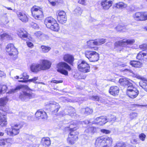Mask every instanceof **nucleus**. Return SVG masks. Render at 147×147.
Instances as JSON below:
<instances>
[{
    "mask_svg": "<svg viewBox=\"0 0 147 147\" xmlns=\"http://www.w3.org/2000/svg\"><path fill=\"white\" fill-rule=\"evenodd\" d=\"M27 46L30 48H33L34 47L33 44L30 42L27 41L26 42Z\"/></svg>",
    "mask_w": 147,
    "mask_h": 147,
    "instance_id": "obj_56",
    "label": "nucleus"
},
{
    "mask_svg": "<svg viewBox=\"0 0 147 147\" xmlns=\"http://www.w3.org/2000/svg\"><path fill=\"white\" fill-rule=\"evenodd\" d=\"M8 101L7 96L0 98V107H4L6 105Z\"/></svg>",
    "mask_w": 147,
    "mask_h": 147,
    "instance_id": "obj_34",
    "label": "nucleus"
},
{
    "mask_svg": "<svg viewBox=\"0 0 147 147\" xmlns=\"http://www.w3.org/2000/svg\"><path fill=\"white\" fill-rule=\"evenodd\" d=\"M32 17L36 20H40L44 17L42 8L37 5H34L30 9Z\"/></svg>",
    "mask_w": 147,
    "mask_h": 147,
    "instance_id": "obj_4",
    "label": "nucleus"
},
{
    "mask_svg": "<svg viewBox=\"0 0 147 147\" xmlns=\"http://www.w3.org/2000/svg\"><path fill=\"white\" fill-rule=\"evenodd\" d=\"M30 68L31 71L35 73L42 71L40 63H33L30 66Z\"/></svg>",
    "mask_w": 147,
    "mask_h": 147,
    "instance_id": "obj_25",
    "label": "nucleus"
},
{
    "mask_svg": "<svg viewBox=\"0 0 147 147\" xmlns=\"http://www.w3.org/2000/svg\"><path fill=\"white\" fill-rule=\"evenodd\" d=\"M23 88H28V89H29L28 87L26 85H20L17 86L13 90L14 91H15L16 90H20Z\"/></svg>",
    "mask_w": 147,
    "mask_h": 147,
    "instance_id": "obj_45",
    "label": "nucleus"
},
{
    "mask_svg": "<svg viewBox=\"0 0 147 147\" xmlns=\"http://www.w3.org/2000/svg\"><path fill=\"white\" fill-rule=\"evenodd\" d=\"M6 8L9 10H12V9L10 7H6Z\"/></svg>",
    "mask_w": 147,
    "mask_h": 147,
    "instance_id": "obj_64",
    "label": "nucleus"
},
{
    "mask_svg": "<svg viewBox=\"0 0 147 147\" xmlns=\"http://www.w3.org/2000/svg\"><path fill=\"white\" fill-rule=\"evenodd\" d=\"M86 0H79L78 2L80 4L84 5L86 3Z\"/></svg>",
    "mask_w": 147,
    "mask_h": 147,
    "instance_id": "obj_58",
    "label": "nucleus"
},
{
    "mask_svg": "<svg viewBox=\"0 0 147 147\" xmlns=\"http://www.w3.org/2000/svg\"><path fill=\"white\" fill-rule=\"evenodd\" d=\"M5 51L6 54L9 56L13 60L17 58L18 51L13 44L9 43L7 45L5 48Z\"/></svg>",
    "mask_w": 147,
    "mask_h": 147,
    "instance_id": "obj_5",
    "label": "nucleus"
},
{
    "mask_svg": "<svg viewBox=\"0 0 147 147\" xmlns=\"http://www.w3.org/2000/svg\"><path fill=\"white\" fill-rule=\"evenodd\" d=\"M125 5V4L123 2H119L115 4V7L118 8L123 7Z\"/></svg>",
    "mask_w": 147,
    "mask_h": 147,
    "instance_id": "obj_47",
    "label": "nucleus"
},
{
    "mask_svg": "<svg viewBox=\"0 0 147 147\" xmlns=\"http://www.w3.org/2000/svg\"><path fill=\"white\" fill-rule=\"evenodd\" d=\"M48 105L51 107L50 110L53 114L56 115L61 108V106L59 104L55 102L50 103Z\"/></svg>",
    "mask_w": 147,
    "mask_h": 147,
    "instance_id": "obj_16",
    "label": "nucleus"
},
{
    "mask_svg": "<svg viewBox=\"0 0 147 147\" xmlns=\"http://www.w3.org/2000/svg\"><path fill=\"white\" fill-rule=\"evenodd\" d=\"M101 132L103 133L106 134H109L111 133V131L107 129H102L100 130Z\"/></svg>",
    "mask_w": 147,
    "mask_h": 147,
    "instance_id": "obj_54",
    "label": "nucleus"
},
{
    "mask_svg": "<svg viewBox=\"0 0 147 147\" xmlns=\"http://www.w3.org/2000/svg\"><path fill=\"white\" fill-rule=\"evenodd\" d=\"M51 82V83H53L55 84H59L62 83L63 82V81L62 80H52Z\"/></svg>",
    "mask_w": 147,
    "mask_h": 147,
    "instance_id": "obj_55",
    "label": "nucleus"
},
{
    "mask_svg": "<svg viewBox=\"0 0 147 147\" xmlns=\"http://www.w3.org/2000/svg\"><path fill=\"white\" fill-rule=\"evenodd\" d=\"M34 35L35 37L38 38H41L44 36V34L42 32L40 31H38L34 33Z\"/></svg>",
    "mask_w": 147,
    "mask_h": 147,
    "instance_id": "obj_44",
    "label": "nucleus"
},
{
    "mask_svg": "<svg viewBox=\"0 0 147 147\" xmlns=\"http://www.w3.org/2000/svg\"><path fill=\"white\" fill-rule=\"evenodd\" d=\"M129 64L133 67L135 68H140L142 67V64L138 61L131 60L129 62Z\"/></svg>",
    "mask_w": 147,
    "mask_h": 147,
    "instance_id": "obj_32",
    "label": "nucleus"
},
{
    "mask_svg": "<svg viewBox=\"0 0 147 147\" xmlns=\"http://www.w3.org/2000/svg\"><path fill=\"white\" fill-rule=\"evenodd\" d=\"M17 33L18 36L22 39L28 37V32L23 28L19 29L17 30Z\"/></svg>",
    "mask_w": 147,
    "mask_h": 147,
    "instance_id": "obj_26",
    "label": "nucleus"
},
{
    "mask_svg": "<svg viewBox=\"0 0 147 147\" xmlns=\"http://www.w3.org/2000/svg\"><path fill=\"white\" fill-rule=\"evenodd\" d=\"M135 42L134 39H123L122 40H119L114 43L115 48H117L119 47H125L127 48L128 45H131Z\"/></svg>",
    "mask_w": 147,
    "mask_h": 147,
    "instance_id": "obj_7",
    "label": "nucleus"
},
{
    "mask_svg": "<svg viewBox=\"0 0 147 147\" xmlns=\"http://www.w3.org/2000/svg\"><path fill=\"white\" fill-rule=\"evenodd\" d=\"M122 71L124 73L128 74H131L133 73L132 70L130 69H124L123 70H122Z\"/></svg>",
    "mask_w": 147,
    "mask_h": 147,
    "instance_id": "obj_50",
    "label": "nucleus"
},
{
    "mask_svg": "<svg viewBox=\"0 0 147 147\" xmlns=\"http://www.w3.org/2000/svg\"><path fill=\"white\" fill-rule=\"evenodd\" d=\"M28 147H39L38 144H30V145Z\"/></svg>",
    "mask_w": 147,
    "mask_h": 147,
    "instance_id": "obj_59",
    "label": "nucleus"
},
{
    "mask_svg": "<svg viewBox=\"0 0 147 147\" xmlns=\"http://www.w3.org/2000/svg\"><path fill=\"white\" fill-rule=\"evenodd\" d=\"M3 72L0 70V77H2L3 76Z\"/></svg>",
    "mask_w": 147,
    "mask_h": 147,
    "instance_id": "obj_62",
    "label": "nucleus"
},
{
    "mask_svg": "<svg viewBox=\"0 0 147 147\" xmlns=\"http://www.w3.org/2000/svg\"><path fill=\"white\" fill-rule=\"evenodd\" d=\"M39 63L42 71L49 69L52 65L51 62L47 59H40Z\"/></svg>",
    "mask_w": 147,
    "mask_h": 147,
    "instance_id": "obj_11",
    "label": "nucleus"
},
{
    "mask_svg": "<svg viewBox=\"0 0 147 147\" xmlns=\"http://www.w3.org/2000/svg\"><path fill=\"white\" fill-rule=\"evenodd\" d=\"M95 51L88 50L85 52L84 54L85 57L90 62H96L99 59V55Z\"/></svg>",
    "mask_w": 147,
    "mask_h": 147,
    "instance_id": "obj_6",
    "label": "nucleus"
},
{
    "mask_svg": "<svg viewBox=\"0 0 147 147\" xmlns=\"http://www.w3.org/2000/svg\"><path fill=\"white\" fill-rule=\"evenodd\" d=\"M7 117L6 114H3L0 112V126H5L7 124Z\"/></svg>",
    "mask_w": 147,
    "mask_h": 147,
    "instance_id": "obj_23",
    "label": "nucleus"
},
{
    "mask_svg": "<svg viewBox=\"0 0 147 147\" xmlns=\"http://www.w3.org/2000/svg\"><path fill=\"white\" fill-rule=\"evenodd\" d=\"M138 94V90L136 88L133 87H131V89L128 88L126 91L127 95L129 97L132 98H136Z\"/></svg>",
    "mask_w": 147,
    "mask_h": 147,
    "instance_id": "obj_14",
    "label": "nucleus"
},
{
    "mask_svg": "<svg viewBox=\"0 0 147 147\" xmlns=\"http://www.w3.org/2000/svg\"><path fill=\"white\" fill-rule=\"evenodd\" d=\"M119 90V88L118 86H111L110 87L109 90V92L113 96H117L118 95Z\"/></svg>",
    "mask_w": 147,
    "mask_h": 147,
    "instance_id": "obj_22",
    "label": "nucleus"
},
{
    "mask_svg": "<svg viewBox=\"0 0 147 147\" xmlns=\"http://www.w3.org/2000/svg\"><path fill=\"white\" fill-rule=\"evenodd\" d=\"M57 20L60 24H63L67 21V17L65 12L62 10H59L56 12Z\"/></svg>",
    "mask_w": 147,
    "mask_h": 147,
    "instance_id": "obj_10",
    "label": "nucleus"
},
{
    "mask_svg": "<svg viewBox=\"0 0 147 147\" xmlns=\"http://www.w3.org/2000/svg\"><path fill=\"white\" fill-rule=\"evenodd\" d=\"M96 45H99L104 44L105 42V39L103 38H99L95 40Z\"/></svg>",
    "mask_w": 147,
    "mask_h": 147,
    "instance_id": "obj_38",
    "label": "nucleus"
},
{
    "mask_svg": "<svg viewBox=\"0 0 147 147\" xmlns=\"http://www.w3.org/2000/svg\"><path fill=\"white\" fill-rule=\"evenodd\" d=\"M96 131V128L94 126H89L87 127L85 130L86 133L94 134Z\"/></svg>",
    "mask_w": 147,
    "mask_h": 147,
    "instance_id": "obj_33",
    "label": "nucleus"
},
{
    "mask_svg": "<svg viewBox=\"0 0 147 147\" xmlns=\"http://www.w3.org/2000/svg\"><path fill=\"white\" fill-rule=\"evenodd\" d=\"M11 144V140L10 138L0 139V147H10Z\"/></svg>",
    "mask_w": 147,
    "mask_h": 147,
    "instance_id": "obj_24",
    "label": "nucleus"
},
{
    "mask_svg": "<svg viewBox=\"0 0 147 147\" xmlns=\"http://www.w3.org/2000/svg\"><path fill=\"white\" fill-rule=\"evenodd\" d=\"M90 97V99L94 101H98L100 100V97L98 96H92Z\"/></svg>",
    "mask_w": 147,
    "mask_h": 147,
    "instance_id": "obj_51",
    "label": "nucleus"
},
{
    "mask_svg": "<svg viewBox=\"0 0 147 147\" xmlns=\"http://www.w3.org/2000/svg\"><path fill=\"white\" fill-rule=\"evenodd\" d=\"M141 80L139 82V85L147 92V79L142 78Z\"/></svg>",
    "mask_w": 147,
    "mask_h": 147,
    "instance_id": "obj_30",
    "label": "nucleus"
},
{
    "mask_svg": "<svg viewBox=\"0 0 147 147\" xmlns=\"http://www.w3.org/2000/svg\"><path fill=\"white\" fill-rule=\"evenodd\" d=\"M136 58L138 60L141 61H144L145 59L147 60V53H143L142 51H140L137 54Z\"/></svg>",
    "mask_w": 147,
    "mask_h": 147,
    "instance_id": "obj_28",
    "label": "nucleus"
},
{
    "mask_svg": "<svg viewBox=\"0 0 147 147\" xmlns=\"http://www.w3.org/2000/svg\"><path fill=\"white\" fill-rule=\"evenodd\" d=\"M35 118L38 119L46 120L48 116L46 112L43 109H40L37 110L35 114Z\"/></svg>",
    "mask_w": 147,
    "mask_h": 147,
    "instance_id": "obj_13",
    "label": "nucleus"
},
{
    "mask_svg": "<svg viewBox=\"0 0 147 147\" xmlns=\"http://www.w3.org/2000/svg\"><path fill=\"white\" fill-rule=\"evenodd\" d=\"M139 48L143 51H145V50L147 49V45L144 44L140 45Z\"/></svg>",
    "mask_w": 147,
    "mask_h": 147,
    "instance_id": "obj_53",
    "label": "nucleus"
},
{
    "mask_svg": "<svg viewBox=\"0 0 147 147\" xmlns=\"http://www.w3.org/2000/svg\"><path fill=\"white\" fill-rule=\"evenodd\" d=\"M60 27L56 20L54 18L51 24L48 28L55 32H58L60 30Z\"/></svg>",
    "mask_w": 147,
    "mask_h": 147,
    "instance_id": "obj_18",
    "label": "nucleus"
},
{
    "mask_svg": "<svg viewBox=\"0 0 147 147\" xmlns=\"http://www.w3.org/2000/svg\"><path fill=\"white\" fill-rule=\"evenodd\" d=\"M71 125H74V124H71L68 126L64 127L63 131L65 133H69L66 140L67 143L70 145H73L78 142L79 133L77 131L78 129L75 127H72Z\"/></svg>",
    "mask_w": 147,
    "mask_h": 147,
    "instance_id": "obj_2",
    "label": "nucleus"
},
{
    "mask_svg": "<svg viewBox=\"0 0 147 147\" xmlns=\"http://www.w3.org/2000/svg\"><path fill=\"white\" fill-rule=\"evenodd\" d=\"M50 3L53 6H55L56 5V2L55 1L51 2Z\"/></svg>",
    "mask_w": 147,
    "mask_h": 147,
    "instance_id": "obj_60",
    "label": "nucleus"
},
{
    "mask_svg": "<svg viewBox=\"0 0 147 147\" xmlns=\"http://www.w3.org/2000/svg\"><path fill=\"white\" fill-rule=\"evenodd\" d=\"M63 59L64 61L59 62L56 64L57 70L61 74L67 76L68 74V71H70L72 69L71 66L67 63L73 66L75 58L73 55L67 53L63 55Z\"/></svg>",
    "mask_w": 147,
    "mask_h": 147,
    "instance_id": "obj_1",
    "label": "nucleus"
},
{
    "mask_svg": "<svg viewBox=\"0 0 147 147\" xmlns=\"http://www.w3.org/2000/svg\"><path fill=\"white\" fill-rule=\"evenodd\" d=\"M133 142L134 144H137L138 143V140L137 139H134L133 140Z\"/></svg>",
    "mask_w": 147,
    "mask_h": 147,
    "instance_id": "obj_61",
    "label": "nucleus"
},
{
    "mask_svg": "<svg viewBox=\"0 0 147 147\" xmlns=\"http://www.w3.org/2000/svg\"><path fill=\"white\" fill-rule=\"evenodd\" d=\"M113 143V139L111 137L102 136L96 139L94 145L96 147H110Z\"/></svg>",
    "mask_w": 147,
    "mask_h": 147,
    "instance_id": "obj_3",
    "label": "nucleus"
},
{
    "mask_svg": "<svg viewBox=\"0 0 147 147\" xmlns=\"http://www.w3.org/2000/svg\"><path fill=\"white\" fill-rule=\"evenodd\" d=\"M127 146L126 142H120L116 143L114 147H126Z\"/></svg>",
    "mask_w": 147,
    "mask_h": 147,
    "instance_id": "obj_43",
    "label": "nucleus"
},
{
    "mask_svg": "<svg viewBox=\"0 0 147 147\" xmlns=\"http://www.w3.org/2000/svg\"><path fill=\"white\" fill-rule=\"evenodd\" d=\"M0 36L1 39H3L5 38H7L8 40H12V37L10 35L5 33H4L1 34L0 35Z\"/></svg>",
    "mask_w": 147,
    "mask_h": 147,
    "instance_id": "obj_40",
    "label": "nucleus"
},
{
    "mask_svg": "<svg viewBox=\"0 0 147 147\" xmlns=\"http://www.w3.org/2000/svg\"><path fill=\"white\" fill-rule=\"evenodd\" d=\"M95 42V40H91L88 41L87 42V45L88 48L91 49L92 50L93 49L94 51H98V47H92L93 45H96V43Z\"/></svg>",
    "mask_w": 147,
    "mask_h": 147,
    "instance_id": "obj_29",
    "label": "nucleus"
},
{
    "mask_svg": "<svg viewBox=\"0 0 147 147\" xmlns=\"http://www.w3.org/2000/svg\"><path fill=\"white\" fill-rule=\"evenodd\" d=\"M54 19V18L51 16L47 17L45 18L44 20V24L47 28Z\"/></svg>",
    "mask_w": 147,
    "mask_h": 147,
    "instance_id": "obj_31",
    "label": "nucleus"
},
{
    "mask_svg": "<svg viewBox=\"0 0 147 147\" xmlns=\"http://www.w3.org/2000/svg\"><path fill=\"white\" fill-rule=\"evenodd\" d=\"M34 93L31 91L28 92L26 91H22L19 95V98L22 100H25L26 99H31L33 98Z\"/></svg>",
    "mask_w": 147,
    "mask_h": 147,
    "instance_id": "obj_15",
    "label": "nucleus"
},
{
    "mask_svg": "<svg viewBox=\"0 0 147 147\" xmlns=\"http://www.w3.org/2000/svg\"><path fill=\"white\" fill-rule=\"evenodd\" d=\"M8 1H9V2L13 3L16 0H7Z\"/></svg>",
    "mask_w": 147,
    "mask_h": 147,
    "instance_id": "obj_63",
    "label": "nucleus"
},
{
    "mask_svg": "<svg viewBox=\"0 0 147 147\" xmlns=\"http://www.w3.org/2000/svg\"><path fill=\"white\" fill-rule=\"evenodd\" d=\"M77 68L79 71L83 73H87L90 71V66L88 63L84 60H82L78 63Z\"/></svg>",
    "mask_w": 147,
    "mask_h": 147,
    "instance_id": "obj_8",
    "label": "nucleus"
},
{
    "mask_svg": "<svg viewBox=\"0 0 147 147\" xmlns=\"http://www.w3.org/2000/svg\"><path fill=\"white\" fill-rule=\"evenodd\" d=\"M82 12V9L79 7H77L74 11V13L77 16L81 15Z\"/></svg>",
    "mask_w": 147,
    "mask_h": 147,
    "instance_id": "obj_37",
    "label": "nucleus"
},
{
    "mask_svg": "<svg viewBox=\"0 0 147 147\" xmlns=\"http://www.w3.org/2000/svg\"><path fill=\"white\" fill-rule=\"evenodd\" d=\"M114 0H102L101 3V5L103 9L107 10L112 5Z\"/></svg>",
    "mask_w": 147,
    "mask_h": 147,
    "instance_id": "obj_21",
    "label": "nucleus"
},
{
    "mask_svg": "<svg viewBox=\"0 0 147 147\" xmlns=\"http://www.w3.org/2000/svg\"><path fill=\"white\" fill-rule=\"evenodd\" d=\"M119 83L122 86H125L128 85L129 83L127 79L125 78H120L119 80Z\"/></svg>",
    "mask_w": 147,
    "mask_h": 147,
    "instance_id": "obj_36",
    "label": "nucleus"
},
{
    "mask_svg": "<svg viewBox=\"0 0 147 147\" xmlns=\"http://www.w3.org/2000/svg\"><path fill=\"white\" fill-rule=\"evenodd\" d=\"M31 27L34 29H38L39 28V26L36 23L32 22L30 24Z\"/></svg>",
    "mask_w": 147,
    "mask_h": 147,
    "instance_id": "obj_46",
    "label": "nucleus"
},
{
    "mask_svg": "<svg viewBox=\"0 0 147 147\" xmlns=\"http://www.w3.org/2000/svg\"><path fill=\"white\" fill-rule=\"evenodd\" d=\"M23 127L20 124H14L11 127V130L9 131L10 135L14 136L18 134L20 132V130Z\"/></svg>",
    "mask_w": 147,
    "mask_h": 147,
    "instance_id": "obj_17",
    "label": "nucleus"
},
{
    "mask_svg": "<svg viewBox=\"0 0 147 147\" xmlns=\"http://www.w3.org/2000/svg\"><path fill=\"white\" fill-rule=\"evenodd\" d=\"M60 27L56 20L54 18L51 24L48 28L55 32H58L60 30Z\"/></svg>",
    "mask_w": 147,
    "mask_h": 147,
    "instance_id": "obj_19",
    "label": "nucleus"
},
{
    "mask_svg": "<svg viewBox=\"0 0 147 147\" xmlns=\"http://www.w3.org/2000/svg\"><path fill=\"white\" fill-rule=\"evenodd\" d=\"M134 19L138 21L147 20V11H138L135 13L133 15Z\"/></svg>",
    "mask_w": 147,
    "mask_h": 147,
    "instance_id": "obj_9",
    "label": "nucleus"
},
{
    "mask_svg": "<svg viewBox=\"0 0 147 147\" xmlns=\"http://www.w3.org/2000/svg\"><path fill=\"white\" fill-rule=\"evenodd\" d=\"M29 76L26 73H23L22 74V77L20 78V79H23L22 80H19L18 82H19L26 83L28 81V80Z\"/></svg>",
    "mask_w": 147,
    "mask_h": 147,
    "instance_id": "obj_35",
    "label": "nucleus"
},
{
    "mask_svg": "<svg viewBox=\"0 0 147 147\" xmlns=\"http://www.w3.org/2000/svg\"><path fill=\"white\" fill-rule=\"evenodd\" d=\"M17 14L18 18L23 22L26 23L28 21V16L26 13L21 11L17 13Z\"/></svg>",
    "mask_w": 147,
    "mask_h": 147,
    "instance_id": "obj_20",
    "label": "nucleus"
},
{
    "mask_svg": "<svg viewBox=\"0 0 147 147\" xmlns=\"http://www.w3.org/2000/svg\"><path fill=\"white\" fill-rule=\"evenodd\" d=\"M38 77H34L33 78L29 79L28 81L30 82H34L36 81L37 80Z\"/></svg>",
    "mask_w": 147,
    "mask_h": 147,
    "instance_id": "obj_57",
    "label": "nucleus"
},
{
    "mask_svg": "<svg viewBox=\"0 0 147 147\" xmlns=\"http://www.w3.org/2000/svg\"><path fill=\"white\" fill-rule=\"evenodd\" d=\"M125 28L124 26H122L121 25H118L116 27V29L117 31L120 32L123 30Z\"/></svg>",
    "mask_w": 147,
    "mask_h": 147,
    "instance_id": "obj_48",
    "label": "nucleus"
},
{
    "mask_svg": "<svg viewBox=\"0 0 147 147\" xmlns=\"http://www.w3.org/2000/svg\"><path fill=\"white\" fill-rule=\"evenodd\" d=\"M137 115V113L135 112H132L129 114V118L131 120H132L135 118Z\"/></svg>",
    "mask_w": 147,
    "mask_h": 147,
    "instance_id": "obj_49",
    "label": "nucleus"
},
{
    "mask_svg": "<svg viewBox=\"0 0 147 147\" xmlns=\"http://www.w3.org/2000/svg\"><path fill=\"white\" fill-rule=\"evenodd\" d=\"M108 122L107 117L105 116H101L94 119L92 123L95 125L102 126Z\"/></svg>",
    "mask_w": 147,
    "mask_h": 147,
    "instance_id": "obj_12",
    "label": "nucleus"
},
{
    "mask_svg": "<svg viewBox=\"0 0 147 147\" xmlns=\"http://www.w3.org/2000/svg\"><path fill=\"white\" fill-rule=\"evenodd\" d=\"M51 140L49 137H44L42 138L41 141V145L45 147H49L51 144Z\"/></svg>",
    "mask_w": 147,
    "mask_h": 147,
    "instance_id": "obj_27",
    "label": "nucleus"
},
{
    "mask_svg": "<svg viewBox=\"0 0 147 147\" xmlns=\"http://www.w3.org/2000/svg\"><path fill=\"white\" fill-rule=\"evenodd\" d=\"M7 88V87L6 85H0V94L6 92Z\"/></svg>",
    "mask_w": 147,
    "mask_h": 147,
    "instance_id": "obj_42",
    "label": "nucleus"
},
{
    "mask_svg": "<svg viewBox=\"0 0 147 147\" xmlns=\"http://www.w3.org/2000/svg\"><path fill=\"white\" fill-rule=\"evenodd\" d=\"M146 137V135L143 133L140 134L139 135V138L142 141H144Z\"/></svg>",
    "mask_w": 147,
    "mask_h": 147,
    "instance_id": "obj_52",
    "label": "nucleus"
},
{
    "mask_svg": "<svg viewBox=\"0 0 147 147\" xmlns=\"http://www.w3.org/2000/svg\"><path fill=\"white\" fill-rule=\"evenodd\" d=\"M84 113L86 115H88L92 114L93 112V110L92 108L89 107L85 108Z\"/></svg>",
    "mask_w": 147,
    "mask_h": 147,
    "instance_id": "obj_39",
    "label": "nucleus"
},
{
    "mask_svg": "<svg viewBox=\"0 0 147 147\" xmlns=\"http://www.w3.org/2000/svg\"><path fill=\"white\" fill-rule=\"evenodd\" d=\"M42 51L44 53L48 52L51 49L50 47L46 46L44 45H42L40 47Z\"/></svg>",
    "mask_w": 147,
    "mask_h": 147,
    "instance_id": "obj_41",
    "label": "nucleus"
}]
</instances>
